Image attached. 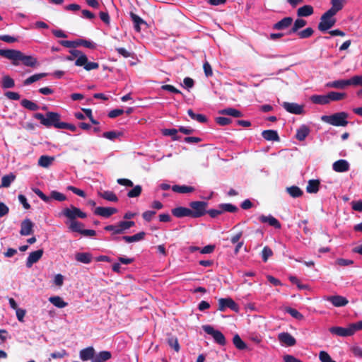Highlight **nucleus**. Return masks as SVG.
Listing matches in <instances>:
<instances>
[{
	"label": "nucleus",
	"instance_id": "obj_1",
	"mask_svg": "<svg viewBox=\"0 0 362 362\" xmlns=\"http://www.w3.org/2000/svg\"><path fill=\"white\" fill-rule=\"evenodd\" d=\"M349 86H361L362 75H355L349 79H339L329 81L325 84L328 88L344 89ZM357 95H362V88L357 92Z\"/></svg>",
	"mask_w": 362,
	"mask_h": 362
},
{
	"label": "nucleus",
	"instance_id": "obj_2",
	"mask_svg": "<svg viewBox=\"0 0 362 362\" xmlns=\"http://www.w3.org/2000/svg\"><path fill=\"white\" fill-rule=\"evenodd\" d=\"M35 117L40 120V123L45 127L54 126L55 128L59 129L60 127H66L60 122L59 114L54 112H49L45 115L42 113H36Z\"/></svg>",
	"mask_w": 362,
	"mask_h": 362
},
{
	"label": "nucleus",
	"instance_id": "obj_3",
	"mask_svg": "<svg viewBox=\"0 0 362 362\" xmlns=\"http://www.w3.org/2000/svg\"><path fill=\"white\" fill-rule=\"evenodd\" d=\"M349 115L346 112H339L331 115H322L321 120L335 127H346L348 124Z\"/></svg>",
	"mask_w": 362,
	"mask_h": 362
},
{
	"label": "nucleus",
	"instance_id": "obj_4",
	"mask_svg": "<svg viewBox=\"0 0 362 362\" xmlns=\"http://www.w3.org/2000/svg\"><path fill=\"white\" fill-rule=\"evenodd\" d=\"M12 56L11 60L15 66L19 64L18 61H21L24 65L30 67L35 66L37 63L36 58L32 56H26L19 50L13 49Z\"/></svg>",
	"mask_w": 362,
	"mask_h": 362
},
{
	"label": "nucleus",
	"instance_id": "obj_5",
	"mask_svg": "<svg viewBox=\"0 0 362 362\" xmlns=\"http://www.w3.org/2000/svg\"><path fill=\"white\" fill-rule=\"evenodd\" d=\"M135 223L132 221H123L118 223L117 225L106 226L104 229L106 231L112 233V235L122 234L131 227L134 226Z\"/></svg>",
	"mask_w": 362,
	"mask_h": 362
},
{
	"label": "nucleus",
	"instance_id": "obj_6",
	"mask_svg": "<svg viewBox=\"0 0 362 362\" xmlns=\"http://www.w3.org/2000/svg\"><path fill=\"white\" fill-rule=\"evenodd\" d=\"M191 217L199 218L206 214L208 203L203 201H194L189 203Z\"/></svg>",
	"mask_w": 362,
	"mask_h": 362
},
{
	"label": "nucleus",
	"instance_id": "obj_7",
	"mask_svg": "<svg viewBox=\"0 0 362 362\" xmlns=\"http://www.w3.org/2000/svg\"><path fill=\"white\" fill-rule=\"evenodd\" d=\"M334 16L331 11H327L320 18L318 29L325 32L334 26L336 23Z\"/></svg>",
	"mask_w": 362,
	"mask_h": 362
},
{
	"label": "nucleus",
	"instance_id": "obj_8",
	"mask_svg": "<svg viewBox=\"0 0 362 362\" xmlns=\"http://www.w3.org/2000/svg\"><path fill=\"white\" fill-rule=\"evenodd\" d=\"M60 216L67 218L69 221H74L76 218H85L87 216L86 213L74 206L64 208L60 213Z\"/></svg>",
	"mask_w": 362,
	"mask_h": 362
},
{
	"label": "nucleus",
	"instance_id": "obj_9",
	"mask_svg": "<svg viewBox=\"0 0 362 362\" xmlns=\"http://www.w3.org/2000/svg\"><path fill=\"white\" fill-rule=\"evenodd\" d=\"M203 329L206 334L212 336L214 341L217 344L220 345H224L226 344V339L224 335L220 331L214 329L212 326H203Z\"/></svg>",
	"mask_w": 362,
	"mask_h": 362
},
{
	"label": "nucleus",
	"instance_id": "obj_10",
	"mask_svg": "<svg viewBox=\"0 0 362 362\" xmlns=\"http://www.w3.org/2000/svg\"><path fill=\"white\" fill-rule=\"evenodd\" d=\"M226 308H230L235 313L239 311L238 305L232 298H220L218 300V310L220 311H224Z\"/></svg>",
	"mask_w": 362,
	"mask_h": 362
},
{
	"label": "nucleus",
	"instance_id": "obj_11",
	"mask_svg": "<svg viewBox=\"0 0 362 362\" xmlns=\"http://www.w3.org/2000/svg\"><path fill=\"white\" fill-rule=\"evenodd\" d=\"M75 65L77 66H83L86 71H91L99 67L98 63L88 62V57L84 53L83 56H81V58L75 61Z\"/></svg>",
	"mask_w": 362,
	"mask_h": 362
},
{
	"label": "nucleus",
	"instance_id": "obj_12",
	"mask_svg": "<svg viewBox=\"0 0 362 362\" xmlns=\"http://www.w3.org/2000/svg\"><path fill=\"white\" fill-rule=\"evenodd\" d=\"M322 299L330 302L334 307H344L349 303L345 297L339 295L325 296Z\"/></svg>",
	"mask_w": 362,
	"mask_h": 362
},
{
	"label": "nucleus",
	"instance_id": "obj_13",
	"mask_svg": "<svg viewBox=\"0 0 362 362\" xmlns=\"http://www.w3.org/2000/svg\"><path fill=\"white\" fill-rule=\"evenodd\" d=\"M329 331L332 334L339 336V337H349L352 336V329H351L350 325L347 327H332L329 328Z\"/></svg>",
	"mask_w": 362,
	"mask_h": 362
},
{
	"label": "nucleus",
	"instance_id": "obj_14",
	"mask_svg": "<svg viewBox=\"0 0 362 362\" xmlns=\"http://www.w3.org/2000/svg\"><path fill=\"white\" fill-rule=\"evenodd\" d=\"M282 107L288 112L300 115L303 112V106L295 103L284 102Z\"/></svg>",
	"mask_w": 362,
	"mask_h": 362
},
{
	"label": "nucleus",
	"instance_id": "obj_15",
	"mask_svg": "<svg viewBox=\"0 0 362 362\" xmlns=\"http://www.w3.org/2000/svg\"><path fill=\"white\" fill-rule=\"evenodd\" d=\"M43 253L44 251L42 249L30 252L26 260V267L28 268H30L35 263L37 262L41 259Z\"/></svg>",
	"mask_w": 362,
	"mask_h": 362
},
{
	"label": "nucleus",
	"instance_id": "obj_16",
	"mask_svg": "<svg viewBox=\"0 0 362 362\" xmlns=\"http://www.w3.org/2000/svg\"><path fill=\"white\" fill-rule=\"evenodd\" d=\"M146 233L144 232L138 233L132 236H122V237H112V240L115 241H119L123 240L127 243H132L134 242H139L144 238Z\"/></svg>",
	"mask_w": 362,
	"mask_h": 362
},
{
	"label": "nucleus",
	"instance_id": "obj_17",
	"mask_svg": "<svg viewBox=\"0 0 362 362\" xmlns=\"http://www.w3.org/2000/svg\"><path fill=\"white\" fill-rule=\"evenodd\" d=\"M278 339L279 341L285 346H293L296 344V339L288 332H281L278 335Z\"/></svg>",
	"mask_w": 362,
	"mask_h": 362
},
{
	"label": "nucleus",
	"instance_id": "obj_18",
	"mask_svg": "<svg viewBox=\"0 0 362 362\" xmlns=\"http://www.w3.org/2000/svg\"><path fill=\"white\" fill-rule=\"evenodd\" d=\"M350 164L344 159H339L332 164V169L337 173H345L349 170Z\"/></svg>",
	"mask_w": 362,
	"mask_h": 362
},
{
	"label": "nucleus",
	"instance_id": "obj_19",
	"mask_svg": "<svg viewBox=\"0 0 362 362\" xmlns=\"http://www.w3.org/2000/svg\"><path fill=\"white\" fill-rule=\"evenodd\" d=\"M117 212V209L113 207L98 206L95 209V214L102 217L108 218Z\"/></svg>",
	"mask_w": 362,
	"mask_h": 362
},
{
	"label": "nucleus",
	"instance_id": "obj_20",
	"mask_svg": "<svg viewBox=\"0 0 362 362\" xmlns=\"http://www.w3.org/2000/svg\"><path fill=\"white\" fill-rule=\"evenodd\" d=\"M33 223L29 218L23 220L21 224L20 234L24 236L30 235L33 233Z\"/></svg>",
	"mask_w": 362,
	"mask_h": 362
},
{
	"label": "nucleus",
	"instance_id": "obj_21",
	"mask_svg": "<svg viewBox=\"0 0 362 362\" xmlns=\"http://www.w3.org/2000/svg\"><path fill=\"white\" fill-rule=\"evenodd\" d=\"M259 221L261 223H268L269 226H271L275 228H277V229L281 228L280 222L275 217H274L272 215H269V216L261 215L259 217Z\"/></svg>",
	"mask_w": 362,
	"mask_h": 362
},
{
	"label": "nucleus",
	"instance_id": "obj_22",
	"mask_svg": "<svg viewBox=\"0 0 362 362\" xmlns=\"http://www.w3.org/2000/svg\"><path fill=\"white\" fill-rule=\"evenodd\" d=\"M95 354V351L93 347L88 346L80 351L79 356L80 358L83 361L90 360L91 362H93V358H94Z\"/></svg>",
	"mask_w": 362,
	"mask_h": 362
},
{
	"label": "nucleus",
	"instance_id": "obj_23",
	"mask_svg": "<svg viewBox=\"0 0 362 362\" xmlns=\"http://www.w3.org/2000/svg\"><path fill=\"white\" fill-rule=\"evenodd\" d=\"M293 23L291 17H285L273 25V29L282 30L289 28Z\"/></svg>",
	"mask_w": 362,
	"mask_h": 362
},
{
	"label": "nucleus",
	"instance_id": "obj_24",
	"mask_svg": "<svg viewBox=\"0 0 362 362\" xmlns=\"http://www.w3.org/2000/svg\"><path fill=\"white\" fill-rule=\"evenodd\" d=\"M172 214L177 218H182L186 216L191 217V209L189 208L179 206L172 210Z\"/></svg>",
	"mask_w": 362,
	"mask_h": 362
},
{
	"label": "nucleus",
	"instance_id": "obj_25",
	"mask_svg": "<svg viewBox=\"0 0 362 362\" xmlns=\"http://www.w3.org/2000/svg\"><path fill=\"white\" fill-rule=\"evenodd\" d=\"M75 259L81 263L89 264L92 262L93 256L89 252H78L75 255Z\"/></svg>",
	"mask_w": 362,
	"mask_h": 362
},
{
	"label": "nucleus",
	"instance_id": "obj_26",
	"mask_svg": "<svg viewBox=\"0 0 362 362\" xmlns=\"http://www.w3.org/2000/svg\"><path fill=\"white\" fill-rule=\"evenodd\" d=\"M54 159V156L43 155L39 158L37 163L40 167L47 168L53 163Z\"/></svg>",
	"mask_w": 362,
	"mask_h": 362
},
{
	"label": "nucleus",
	"instance_id": "obj_27",
	"mask_svg": "<svg viewBox=\"0 0 362 362\" xmlns=\"http://www.w3.org/2000/svg\"><path fill=\"white\" fill-rule=\"evenodd\" d=\"M262 137L267 141H278L279 136L275 130H264L262 132Z\"/></svg>",
	"mask_w": 362,
	"mask_h": 362
},
{
	"label": "nucleus",
	"instance_id": "obj_28",
	"mask_svg": "<svg viewBox=\"0 0 362 362\" xmlns=\"http://www.w3.org/2000/svg\"><path fill=\"white\" fill-rule=\"evenodd\" d=\"M327 95L329 103L334 101L342 100L346 97V94L345 93L336 91H330Z\"/></svg>",
	"mask_w": 362,
	"mask_h": 362
},
{
	"label": "nucleus",
	"instance_id": "obj_29",
	"mask_svg": "<svg viewBox=\"0 0 362 362\" xmlns=\"http://www.w3.org/2000/svg\"><path fill=\"white\" fill-rule=\"evenodd\" d=\"M310 100L313 103L317 105H325L329 104L327 95H313L310 97Z\"/></svg>",
	"mask_w": 362,
	"mask_h": 362
},
{
	"label": "nucleus",
	"instance_id": "obj_30",
	"mask_svg": "<svg viewBox=\"0 0 362 362\" xmlns=\"http://www.w3.org/2000/svg\"><path fill=\"white\" fill-rule=\"evenodd\" d=\"M112 356V354L108 351H103L95 354L94 358H93V362H105L108 361Z\"/></svg>",
	"mask_w": 362,
	"mask_h": 362
},
{
	"label": "nucleus",
	"instance_id": "obj_31",
	"mask_svg": "<svg viewBox=\"0 0 362 362\" xmlns=\"http://www.w3.org/2000/svg\"><path fill=\"white\" fill-rule=\"evenodd\" d=\"M49 301L58 308H64L68 305L62 297L58 296L49 297Z\"/></svg>",
	"mask_w": 362,
	"mask_h": 362
},
{
	"label": "nucleus",
	"instance_id": "obj_32",
	"mask_svg": "<svg viewBox=\"0 0 362 362\" xmlns=\"http://www.w3.org/2000/svg\"><path fill=\"white\" fill-rule=\"evenodd\" d=\"M345 0H332V7L328 10L334 15H336L338 11L342 9Z\"/></svg>",
	"mask_w": 362,
	"mask_h": 362
},
{
	"label": "nucleus",
	"instance_id": "obj_33",
	"mask_svg": "<svg viewBox=\"0 0 362 362\" xmlns=\"http://www.w3.org/2000/svg\"><path fill=\"white\" fill-rule=\"evenodd\" d=\"M172 190L177 193L186 194L194 192V188L190 186L175 185L172 187Z\"/></svg>",
	"mask_w": 362,
	"mask_h": 362
},
{
	"label": "nucleus",
	"instance_id": "obj_34",
	"mask_svg": "<svg viewBox=\"0 0 362 362\" xmlns=\"http://www.w3.org/2000/svg\"><path fill=\"white\" fill-rule=\"evenodd\" d=\"M313 13V8L310 5H305L299 8L297 11V15L299 17H307Z\"/></svg>",
	"mask_w": 362,
	"mask_h": 362
},
{
	"label": "nucleus",
	"instance_id": "obj_35",
	"mask_svg": "<svg viewBox=\"0 0 362 362\" xmlns=\"http://www.w3.org/2000/svg\"><path fill=\"white\" fill-rule=\"evenodd\" d=\"M310 133L309 128L305 125H302L296 132V139L299 141H303Z\"/></svg>",
	"mask_w": 362,
	"mask_h": 362
},
{
	"label": "nucleus",
	"instance_id": "obj_36",
	"mask_svg": "<svg viewBox=\"0 0 362 362\" xmlns=\"http://www.w3.org/2000/svg\"><path fill=\"white\" fill-rule=\"evenodd\" d=\"M66 223L69 224V228L73 232H77L81 234L83 229V224L76 220L66 222Z\"/></svg>",
	"mask_w": 362,
	"mask_h": 362
},
{
	"label": "nucleus",
	"instance_id": "obj_37",
	"mask_svg": "<svg viewBox=\"0 0 362 362\" xmlns=\"http://www.w3.org/2000/svg\"><path fill=\"white\" fill-rule=\"evenodd\" d=\"M320 181L318 180H310L308 181L306 191L308 193H316L319 190Z\"/></svg>",
	"mask_w": 362,
	"mask_h": 362
},
{
	"label": "nucleus",
	"instance_id": "obj_38",
	"mask_svg": "<svg viewBox=\"0 0 362 362\" xmlns=\"http://www.w3.org/2000/svg\"><path fill=\"white\" fill-rule=\"evenodd\" d=\"M130 16H131L132 21L134 23V28L135 30L137 32H139L141 30L140 25L145 23L144 21L141 18H140L138 15H136L134 13H131Z\"/></svg>",
	"mask_w": 362,
	"mask_h": 362
},
{
	"label": "nucleus",
	"instance_id": "obj_39",
	"mask_svg": "<svg viewBox=\"0 0 362 362\" xmlns=\"http://www.w3.org/2000/svg\"><path fill=\"white\" fill-rule=\"evenodd\" d=\"M69 53H70V55L63 57V60L73 61L75 59L76 60L77 59L81 58V56H83V53L81 50L76 49L69 50Z\"/></svg>",
	"mask_w": 362,
	"mask_h": 362
},
{
	"label": "nucleus",
	"instance_id": "obj_40",
	"mask_svg": "<svg viewBox=\"0 0 362 362\" xmlns=\"http://www.w3.org/2000/svg\"><path fill=\"white\" fill-rule=\"evenodd\" d=\"M99 196L110 202H115L118 200L116 194L112 191H104L103 192H99Z\"/></svg>",
	"mask_w": 362,
	"mask_h": 362
},
{
	"label": "nucleus",
	"instance_id": "obj_41",
	"mask_svg": "<svg viewBox=\"0 0 362 362\" xmlns=\"http://www.w3.org/2000/svg\"><path fill=\"white\" fill-rule=\"evenodd\" d=\"M306 25V21L302 18H298L295 21L292 28L289 30L288 34L298 32V30Z\"/></svg>",
	"mask_w": 362,
	"mask_h": 362
},
{
	"label": "nucleus",
	"instance_id": "obj_42",
	"mask_svg": "<svg viewBox=\"0 0 362 362\" xmlns=\"http://www.w3.org/2000/svg\"><path fill=\"white\" fill-rule=\"evenodd\" d=\"M187 114L191 117V119L196 120L200 123H204L207 121V119L205 115L202 114H196L191 109L188 110Z\"/></svg>",
	"mask_w": 362,
	"mask_h": 362
},
{
	"label": "nucleus",
	"instance_id": "obj_43",
	"mask_svg": "<svg viewBox=\"0 0 362 362\" xmlns=\"http://www.w3.org/2000/svg\"><path fill=\"white\" fill-rule=\"evenodd\" d=\"M286 192L293 198H297L303 194V191L297 186H291L286 188Z\"/></svg>",
	"mask_w": 362,
	"mask_h": 362
},
{
	"label": "nucleus",
	"instance_id": "obj_44",
	"mask_svg": "<svg viewBox=\"0 0 362 362\" xmlns=\"http://www.w3.org/2000/svg\"><path fill=\"white\" fill-rule=\"evenodd\" d=\"M15 179L16 175L13 173L3 176L1 179V186L4 187H8Z\"/></svg>",
	"mask_w": 362,
	"mask_h": 362
},
{
	"label": "nucleus",
	"instance_id": "obj_45",
	"mask_svg": "<svg viewBox=\"0 0 362 362\" xmlns=\"http://www.w3.org/2000/svg\"><path fill=\"white\" fill-rule=\"evenodd\" d=\"M45 76H47V74L45 73H41V74H34L30 77H28V78H26L24 82H23V84L25 86H28L35 81H39L40 79H41L42 78L45 77Z\"/></svg>",
	"mask_w": 362,
	"mask_h": 362
},
{
	"label": "nucleus",
	"instance_id": "obj_46",
	"mask_svg": "<svg viewBox=\"0 0 362 362\" xmlns=\"http://www.w3.org/2000/svg\"><path fill=\"white\" fill-rule=\"evenodd\" d=\"M21 104L23 107L32 111H35L39 108L36 103L27 99L22 100Z\"/></svg>",
	"mask_w": 362,
	"mask_h": 362
},
{
	"label": "nucleus",
	"instance_id": "obj_47",
	"mask_svg": "<svg viewBox=\"0 0 362 362\" xmlns=\"http://www.w3.org/2000/svg\"><path fill=\"white\" fill-rule=\"evenodd\" d=\"M15 86V83L13 78L8 76H4L2 78L1 86L3 88H11Z\"/></svg>",
	"mask_w": 362,
	"mask_h": 362
},
{
	"label": "nucleus",
	"instance_id": "obj_48",
	"mask_svg": "<svg viewBox=\"0 0 362 362\" xmlns=\"http://www.w3.org/2000/svg\"><path fill=\"white\" fill-rule=\"evenodd\" d=\"M222 114H225L229 116H232L234 117H240L243 116V114L240 111L234 109V108H226L221 111Z\"/></svg>",
	"mask_w": 362,
	"mask_h": 362
},
{
	"label": "nucleus",
	"instance_id": "obj_49",
	"mask_svg": "<svg viewBox=\"0 0 362 362\" xmlns=\"http://www.w3.org/2000/svg\"><path fill=\"white\" fill-rule=\"evenodd\" d=\"M142 192V187L141 185L134 186L131 190H129L127 193V197L129 198H135L140 196Z\"/></svg>",
	"mask_w": 362,
	"mask_h": 362
},
{
	"label": "nucleus",
	"instance_id": "obj_50",
	"mask_svg": "<svg viewBox=\"0 0 362 362\" xmlns=\"http://www.w3.org/2000/svg\"><path fill=\"white\" fill-rule=\"evenodd\" d=\"M286 312L296 320H302L304 318L303 315L296 309L288 307L286 308Z\"/></svg>",
	"mask_w": 362,
	"mask_h": 362
},
{
	"label": "nucleus",
	"instance_id": "obj_51",
	"mask_svg": "<svg viewBox=\"0 0 362 362\" xmlns=\"http://www.w3.org/2000/svg\"><path fill=\"white\" fill-rule=\"evenodd\" d=\"M233 341L235 347L238 349L243 350L246 348L245 343L241 339L238 334L233 337Z\"/></svg>",
	"mask_w": 362,
	"mask_h": 362
},
{
	"label": "nucleus",
	"instance_id": "obj_52",
	"mask_svg": "<svg viewBox=\"0 0 362 362\" xmlns=\"http://www.w3.org/2000/svg\"><path fill=\"white\" fill-rule=\"evenodd\" d=\"M218 208L221 209L222 213L224 211L235 212L238 210V208L231 204H221L218 206Z\"/></svg>",
	"mask_w": 362,
	"mask_h": 362
},
{
	"label": "nucleus",
	"instance_id": "obj_53",
	"mask_svg": "<svg viewBox=\"0 0 362 362\" xmlns=\"http://www.w3.org/2000/svg\"><path fill=\"white\" fill-rule=\"evenodd\" d=\"M49 197L59 202H63L66 199V197L64 194L57 191H52Z\"/></svg>",
	"mask_w": 362,
	"mask_h": 362
},
{
	"label": "nucleus",
	"instance_id": "obj_54",
	"mask_svg": "<svg viewBox=\"0 0 362 362\" xmlns=\"http://www.w3.org/2000/svg\"><path fill=\"white\" fill-rule=\"evenodd\" d=\"M313 34V30L311 28H307L303 30L298 32V35L300 38H308Z\"/></svg>",
	"mask_w": 362,
	"mask_h": 362
},
{
	"label": "nucleus",
	"instance_id": "obj_55",
	"mask_svg": "<svg viewBox=\"0 0 362 362\" xmlns=\"http://www.w3.org/2000/svg\"><path fill=\"white\" fill-rule=\"evenodd\" d=\"M272 255V250L269 247L265 246L262 251V258L263 262H266Z\"/></svg>",
	"mask_w": 362,
	"mask_h": 362
},
{
	"label": "nucleus",
	"instance_id": "obj_56",
	"mask_svg": "<svg viewBox=\"0 0 362 362\" xmlns=\"http://www.w3.org/2000/svg\"><path fill=\"white\" fill-rule=\"evenodd\" d=\"M178 132V129H165L163 130V134L165 136H170L173 137V139L176 141L178 140L179 138L176 136L177 133Z\"/></svg>",
	"mask_w": 362,
	"mask_h": 362
},
{
	"label": "nucleus",
	"instance_id": "obj_57",
	"mask_svg": "<svg viewBox=\"0 0 362 362\" xmlns=\"http://www.w3.org/2000/svg\"><path fill=\"white\" fill-rule=\"evenodd\" d=\"M289 280L291 283L296 284L297 286V287L300 289V290H303V289H308V286L306 285V284H303L300 282V281L298 279L297 277L296 276H291L289 277Z\"/></svg>",
	"mask_w": 362,
	"mask_h": 362
},
{
	"label": "nucleus",
	"instance_id": "obj_58",
	"mask_svg": "<svg viewBox=\"0 0 362 362\" xmlns=\"http://www.w3.org/2000/svg\"><path fill=\"white\" fill-rule=\"evenodd\" d=\"M78 46H83L87 48L93 49L95 47V44L90 40H78Z\"/></svg>",
	"mask_w": 362,
	"mask_h": 362
},
{
	"label": "nucleus",
	"instance_id": "obj_59",
	"mask_svg": "<svg viewBox=\"0 0 362 362\" xmlns=\"http://www.w3.org/2000/svg\"><path fill=\"white\" fill-rule=\"evenodd\" d=\"M319 358L321 362H336L332 360L330 356L325 351H321L320 352Z\"/></svg>",
	"mask_w": 362,
	"mask_h": 362
},
{
	"label": "nucleus",
	"instance_id": "obj_60",
	"mask_svg": "<svg viewBox=\"0 0 362 362\" xmlns=\"http://www.w3.org/2000/svg\"><path fill=\"white\" fill-rule=\"evenodd\" d=\"M33 192L45 202L47 203L50 201V197L45 195L40 189L35 188Z\"/></svg>",
	"mask_w": 362,
	"mask_h": 362
},
{
	"label": "nucleus",
	"instance_id": "obj_61",
	"mask_svg": "<svg viewBox=\"0 0 362 362\" xmlns=\"http://www.w3.org/2000/svg\"><path fill=\"white\" fill-rule=\"evenodd\" d=\"M119 134H120L117 132L110 131V132H104L103 134V136L107 139H110V140H114L115 139L118 137L119 136Z\"/></svg>",
	"mask_w": 362,
	"mask_h": 362
},
{
	"label": "nucleus",
	"instance_id": "obj_62",
	"mask_svg": "<svg viewBox=\"0 0 362 362\" xmlns=\"http://www.w3.org/2000/svg\"><path fill=\"white\" fill-rule=\"evenodd\" d=\"M64 276L60 274H58L54 276L53 282L54 285L61 287L64 284Z\"/></svg>",
	"mask_w": 362,
	"mask_h": 362
},
{
	"label": "nucleus",
	"instance_id": "obj_63",
	"mask_svg": "<svg viewBox=\"0 0 362 362\" xmlns=\"http://www.w3.org/2000/svg\"><path fill=\"white\" fill-rule=\"evenodd\" d=\"M216 122L221 126H226L231 122V119L225 117H218L216 118Z\"/></svg>",
	"mask_w": 362,
	"mask_h": 362
},
{
	"label": "nucleus",
	"instance_id": "obj_64",
	"mask_svg": "<svg viewBox=\"0 0 362 362\" xmlns=\"http://www.w3.org/2000/svg\"><path fill=\"white\" fill-rule=\"evenodd\" d=\"M351 329H352L353 335L356 331L362 330V320L356 323L350 324Z\"/></svg>",
	"mask_w": 362,
	"mask_h": 362
}]
</instances>
